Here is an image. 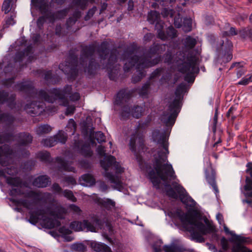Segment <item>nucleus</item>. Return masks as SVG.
I'll return each instance as SVG.
<instances>
[{
  "mask_svg": "<svg viewBox=\"0 0 252 252\" xmlns=\"http://www.w3.org/2000/svg\"><path fill=\"white\" fill-rule=\"evenodd\" d=\"M7 183L16 188H13L10 191L12 195H23L21 199H14L12 202L17 206H22L30 210L29 221L33 224L39 222L45 228L51 229L61 225L56 219L52 220L45 216L43 210L38 209L37 205L39 202H46L51 197L49 192H42L33 190L25 191L21 186V181L19 178H8Z\"/></svg>",
  "mask_w": 252,
  "mask_h": 252,
  "instance_id": "f257e3e1",
  "label": "nucleus"
},
{
  "mask_svg": "<svg viewBox=\"0 0 252 252\" xmlns=\"http://www.w3.org/2000/svg\"><path fill=\"white\" fill-rule=\"evenodd\" d=\"M153 140L159 144L157 154L154 155L155 161L152 167L142 160H138L140 168L147 174V176L154 185L160 180H166L168 178H175V172L172 165L168 163L169 154L167 138L165 134L159 130H155L152 133Z\"/></svg>",
  "mask_w": 252,
  "mask_h": 252,
  "instance_id": "f03ea898",
  "label": "nucleus"
},
{
  "mask_svg": "<svg viewBox=\"0 0 252 252\" xmlns=\"http://www.w3.org/2000/svg\"><path fill=\"white\" fill-rule=\"evenodd\" d=\"M17 89L21 91L32 93L31 95L33 98H37L50 103H53L56 100H58L60 105L66 106L68 101L66 97L70 94L71 86H66L63 90L53 89L51 90H41L38 92L34 90L32 83L26 81L19 83L17 85Z\"/></svg>",
  "mask_w": 252,
  "mask_h": 252,
  "instance_id": "7ed1b4c3",
  "label": "nucleus"
},
{
  "mask_svg": "<svg viewBox=\"0 0 252 252\" xmlns=\"http://www.w3.org/2000/svg\"><path fill=\"white\" fill-rule=\"evenodd\" d=\"M176 214L184 227L191 233L192 237L197 242H204L203 235L211 233L214 230V226L207 220H205V225L200 220L180 210H177Z\"/></svg>",
  "mask_w": 252,
  "mask_h": 252,
  "instance_id": "20e7f679",
  "label": "nucleus"
},
{
  "mask_svg": "<svg viewBox=\"0 0 252 252\" xmlns=\"http://www.w3.org/2000/svg\"><path fill=\"white\" fill-rule=\"evenodd\" d=\"M96 151L99 156L104 157V159L100 161V164L105 170V177L114 184V188L120 190L123 188V185L119 174L124 172V168L116 161L114 157L106 156L103 146H99L97 148Z\"/></svg>",
  "mask_w": 252,
  "mask_h": 252,
  "instance_id": "39448f33",
  "label": "nucleus"
},
{
  "mask_svg": "<svg viewBox=\"0 0 252 252\" xmlns=\"http://www.w3.org/2000/svg\"><path fill=\"white\" fill-rule=\"evenodd\" d=\"M216 218L219 224L223 226L226 234L232 236L231 239L229 240L230 242L234 243L231 247L230 242L225 238H222L221 239L220 243L222 248L224 251H227L231 248V252H252V251L242 245V244L249 243L250 239L249 238L242 235H237L234 231L229 230V228L224 223L223 216L221 214H217Z\"/></svg>",
  "mask_w": 252,
  "mask_h": 252,
  "instance_id": "423d86ee",
  "label": "nucleus"
},
{
  "mask_svg": "<svg viewBox=\"0 0 252 252\" xmlns=\"http://www.w3.org/2000/svg\"><path fill=\"white\" fill-rule=\"evenodd\" d=\"M184 84L179 85L175 91V97L169 102L167 107L161 117V121L167 126H172L180 111L183 94L186 92Z\"/></svg>",
  "mask_w": 252,
  "mask_h": 252,
  "instance_id": "0eeeda50",
  "label": "nucleus"
},
{
  "mask_svg": "<svg viewBox=\"0 0 252 252\" xmlns=\"http://www.w3.org/2000/svg\"><path fill=\"white\" fill-rule=\"evenodd\" d=\"M136 49H133L131 51H125L121 60H127V62L125 63L124 69L125 72L128 71L131 67L136 65V69L140 72L141 69L149 67L157 64L160 60V57L153 60L152 57L148 58L144 57H138L135 55Z\"/></svg>",
  "mask_w": 252,
  "mask_h": 252,
  "instance_id": "6e6552de",
  "label": "nucleus"
},
{
  "mask_svg": "<svg viewBox=\"0 0 252 252\" xmlns=\"http://www.w3.org/2000/svg\"><path fill=\"white\" fill-rule=\"evenodd\" d=\"M180 61L178 62V68L180 72L186 74L185 80L188 82H192L194 80V74L198 71L197 63L199 60L196 55H191L186 56V53H183Z\"/></svg>",
  "mask_w": 252,
  "mask_h": 252,
  "instance_id": "1a4fd4ad",
  "label": "nucleus"
},
{
  "mask_svg": "<svg viewBox=\"0 0 252 252\" xmlns=\"http://www.w3.org/2000/svg\"><path fill=\"white\" fill-rule=\"evenodd\" d=\"M107 215L106 212L94 214L90 217L91 221L83 220L84 230L87 231L95 232L96 226H102L107 220Z\"/></svg>",
  "mask_w": 252,
  "mask_h": 252,
  "instance_id": "9d476101",
  "label": "nucleus"
},
{
  "mask_svg": "<svg viewBox=\"0 0 252 252\" xmlns=\"http://www.w3.org/2000/svg\"><path fill=\"white\" fill-rule=\"evenodd\" d=\"M27 104L24 107L27 112L31 115H40L43 111L46 112L48 114H52L57 111V108L53 107L52 105H49L44 109V104L42 102H38Z\"/></svg>",
  "mask_w": 252,
  "mask_h": 252,
  "instance_id": "9b49d317",
  "label": "nucleus"
},
{
  "mask_svg": "<svg viewBox=\"0 0 252 252\" xmlns=\"http://www.w3.org/2000/svg\"><path fill=\"white\" fill-rule=\"evenodd\" d=\"M32 136L28 133H20L17 136H13L9 134H3L0 135V144L6 142H8L12 140L17 141L20 146H25L32 142Z\"/></svg>",
  "mask_w": 252,
  "mask_h": 252,
  "instance_id": "f8f14e48",
  "label": "nucleus"
},
{
  "mask_svg": "<svg viewBox=\"0 0 252 252\" xmlns=\"http://www.w3.org/2000/svg\"><path fill=\"white\" fill-rule=\"evenodd\" d=\"M172 186L179 193L180 200L187 208L190 209L195 207L196 202L188 194L183 187L176 182L172 183Z\"/></svg>",
  "mask_w": 252,
  "mask_h": 252,
  "instance_id": "ddd939ff",
  "label": "nucleus"
},
{
  "mask_svg": "<svg viewBox=\"0 0 252 252\" xmlns=\"http://www.w3.org/2000/svg\"><path fill=\"white\" fill-rule=\"evenodd\" d=\"M94 46H86L83 49L81 54L82 63H81V64L82 65L84 71L85 72H88L90 74L93 73L92 70L96 68V64L94 63L93 61H91L88 67H85L84 64L85 63L87 62V59L94 53Z\"/></svg>",
  "mask_w": 252,
  "mask_h": 252,
  "instance_id": "4468645a",
  "label": "nucleus"
},
{
  "mask_svg": "<svg viewBox=\"0 0 252 252\" xmlns=\"http://www.w3.org/2000/svg\"><path fill=\"white\" fill-rule=\"evenodd\" d=\"M16 156V153L9 146L4 145L0 148V163L2 166L7 165Z\"/></svg>",
  "mask_w": 252,
  "mask_h": 252,
  "instance_id": "2eb2a0df",
  "label": "nucleus"
},
{
  "mask_svg": "<svg viewBox=\"0 0 252 252\" xmlns=\"http://www.w3.org/2000/svg\"><path fill=\"white\" fill-rule=\"evenodd\" d=\"M67 140L66 134L63 131H59V133L53 137H48L43 139L41 144L46 147H53L58 143L64 144Z\"/></svg>",
  "mask_w": 252,
  "mask_h": 252,
  "instance_id": "dca6fc26",
  "label": "nucleus"
},
{
  "mask_svg": "<svg viewBox=\"0 0 252 252\" xmlns=\"http://www.w3.org/2000/svg\"><path fill=\"white\" fill-rule=\"evenodd\" d=\"M138 129L139 127L136 129L135 133L131 135L129 144L130 149L134 153L136 146L139 148H143L144 146L143 135L138 131Z\"/></svg>",
  "mask_w": 252,
  "mask_h": 252,
  "instance_id": "f3484780",
  "label": "nucleus"
},
{
  "mask_svg": "<svg viewBox=\"0 0 252 252\" xmlns=\"http://www.w3.org/2000/svg\"><path fill=\"white\" fill-rule=\"evenodd\" d=\"M206 179L213 188L217 197L219 196V190L216 182V172L211 166H209L205 170Z\"/></svg>",
  "mask_w": 252,
  "mask_h": 252,
  "instance_id": "a211bd4d",
  "label": "nucleus"
},
{
  "mask_svg": "<svg viewBox=\"0 0 252 252\" xmlns=\"http://www.w3.org/2000/svg\"><path fill=\"white\" fill-rule=\"evenodd\" d=\"M246 166L247 167L246 173L250 175V177H246V185L244 188L247 192L245 193V195L246 197H252V163H248Z\"/></svg>",
  "mask_w": 252,
  "mask_h": 252,
  "instance_id": "6ab92c4d",
  "label": "nucleus"
},
{
  "mask_svg": "<svg viewBox=\"0 0 252 252\" xmlns=\"http://www.w3.org/2000/svg\"><path fill=\"white\" fill-rule=\"evenodd\" d=\"M130 113H131V115L133 117L139 118L142 115L143 108L142 107L137 106L133 108L130 112V108L127 106H125L123 108V112L122 113V117L124 118L128 117Z\"/></svg>",
  "mask_w": 252,
  "mask_h": 252,
  "instance_id": "aec40b11",
  "label": "nucleus"
},
{
  "mask_svg": "<svg viewBox=\"0 0 252 252\" xmlns=\"http://www.w3.org/2000/svg\"><path fill=\"white\" fill-rule=\"evenodd\" d=\"M15 97L14 95H11L8 97V94L4 92H0V103L8 102V105L11 109L16 107L17 105L14 102Z\"/></svg>",
  "mask_w": 252,
  "mask_h": 252,
  "instance_id": "412c9836",
  "label": "nucleus"
},
{
  "mask_svg": "<svg viewBox=\"0 0 252 252\" xmlns=\"http://www.w3.org/2000/svg\"><path fill=\"white\" fill-rule=\"evenodd\" d=\"M51 183L49 177L46 175L40 176L33 181L32 185L38 188H45Z\"/></svg>",
  "mask_w": 252,
  "mask_h": 252,
  "instance_id": "4be33fe9",
  "label": "nucleus"
},
{
  "mask_svg": "<svg viewBox=\"0 0 252 252\" xmlns=\"http://www.w3.org/2000/svg\"><path fill=\"white\" fill-rule=\"evenodd\" d=\"M131 93L126 90H121L119 91L116 97L115 103L116 104L119 105L124 102H126L131 96Z\"/></svg>",
  "mask_w": 252,
  "mask_h": 252,
  "instance_id": "5701e85b",
  "label": "nucleus"
},
{
  "mask_svg": "<svg viewBox=\"0 0 252 252\" xmlns=\"http://www.w3.org/2000/svg\"><path fill=\"white\" fill-rule=\"evenodd\" d=\"M90 246L96 252H112L110 247L104 243L94 241L91 243Z\"/></svg>",
  "mask_w": 252,
  "mask_h": 252,
  "instance_id": "b1692460",
  "label": "nucleus"
},
{
  "mask_svg": "<svg viewBox=\"0 0 252 252\" xmlns=\"http://www.w3.org/2000/svg\"><path fill=\"white\" fill-rule=\"evenodd\" d=\"M175 176H176V177L175 178H168V179H167L166 180H160V181L157 185H154L152 182V183H153L154 186H155L157 189L159 188V186H160V184H161V182H163L165 184V186H168V187H170V185H168V182L169 181H170L171 180L176 179V175H175ZM166 193L169 196L171 197L174 198H176L177 197V195L176 194L175 192L174 191L173 189H172L171 188H170V189L166 191Z\"/></svg>",
  "mask_w": 252,
  "mask_h": 252,
  "instance_id": "393cba45",
  "label": "nucleus"
},
{
  "mask_svg": "<svg viewBox=\"0 0 252 252\" xmlns=\"http://www.w3.org/2000/svg\"><path fill=\"white\" fill-rule=\"evenodd\" d=\"M160 17L159 14L156 11H151L148 13V21L152 24L156 23V28L158 29V25H159L161 29L163 28V26L160 25V23H158V19Z\"/></svg>",
  "mask_w": 252,
  "mask_h": 252,
  "instance_id": "a878e982",
  "label": "nucleus"
},
{
  "mask_svg": "<svg viewBox=\"0 0 252 252\" xmlns=\"http://www.w3.org/2000/svg\"><path fill=\"white\" fill-rule=\"evenodd\" d=\"M56 162L60 165V168L64 171L75 172V169L70 166L68 160H64L62 158L58 157L56 158Z\"/></svg>",
  "mask_w": 252,
  "mask_h": 252,
  "instance_id": "bb28decb",
  "label": "nucleus"
},
{
  "mask_svg": "<svg viewBox=\"0 0 252 252\" xmlns=\"http://www.w3.org/2000/svg\"><path fill=\"white\" fill-rule=\"evenodd\" d=\"M80 184L84 186H91L95 183L94 177L90 174H86L81 176L79 179Z\"/></svg>",
  "mask_w": 252,
  "mask_h": 252,
  "instance_id": "cd10ccee",
  "label": "nucleus"
},
{
  "mask_svg": "<svg viewBox=\"0 0 252 252\" xmlns=\"http://www.w3.org/2000/svg\"><path fill=\"white\" fill-rule=\"evenodd\" d=\"M97 203L108 210L115 206V201L109 198H99Z\"/></svg>",
  "mask_w": 252,
  "mask_h": 252,
  "instance_id": "c85d7f7f",
  "label": "nucleus"
},
{
  "mask_svg": "<svg viewBox=\"0 0 252 252\" xmlns=\"http://www.w3.org/2000/svg\"><path fill=\"white\" fill-rule=\"evenodd\" d=\"M66 213L65 209L61 206L56 207L55 210L54 211H50L49 214L57 218V219H63L64 215Z\"/></svg>",
  "mask_w": 252,
  "mask_h": 252,
  "instance_id": "c756f323",
  "label": "nucleus"
},
{
  "mask_svg": "<svg viewBox=\"0 0 252 252\" xmlns=\"http://www.w3.org/2000/svg\"><path fill=\"white\" fill-rule=\"evenodd\" d=\"M94 0H73L72 2L73 7L74 8L85 9L89 2L93 3Z\"/></svg>",
  "mask_w": 252,
  "mask_h": 252,
  "instance_id": "7c9ffc66",
  "label": "nucleus"
},
{
  "mask_svg": "<svg viewBox=\"0 0 252 252\" xmlns=\"http://www.w3.org/2000/svg\"><path fill=\"white\" fill-rule=\"evenodd\" d=\"M196 40L195 38L188 36L184 40V44L186 50V52H188L190 49H192L196 44Z\"/></svg>",
  "mask_w": 252,
  "mask_h": 252,
  "instance_id": "2f4dec72",
  "label": "nucleus"
},
{
  "mask_svg": "<svg viewBox=\"0 0 252 252\" xmlns=\"http://www.w3.org/2000/svg\"><path fill=\"white\" fill-rule=\"evenodd\" d=\"M16 0H4L1 7V10L5 14L8 13L13 7Z\"/></svg>",
  "mask_w": 252,
  "mask_h": 252,
  "instance_id": "473e14b6",
  "label": "nucleus"
},
{
  "mask_svg": "<svg viewBox=\"0 0 252 252\" xmlns=\"http://www.w3.org/2000/svg\"><path fill=\"white\" fill-rule=\"evenodd\" d=\"M119 53L117 49L112 50L108 59V62L106 65V67L111 69L114 63L117 61V54Z\"/></svg>",
  "mask_w": 252,
  "mask_h": 252,
  "instance_id": "72a5a7b5",
  "label": "nucleus"
},
{
  "mask_svg": "<svg viewBox=\"0 0 252 252\" xmlns=\"http://www.w3.org/2000/svg\"><path fill=\"white\" fill-rule=\"evenodd\" d=\"M16 17V13L12 12L10 13V16L6 17L4 20V23L3 24V28H8L10 26H13L16 23L15 18Z\"/></svg>",
  "mask_w": 252,
  "mask_h": 252,
  "instance_id": "f704fd0d",
  "label": "nucleus"
},
{
  "mask_svg": "<svg viewBox=\"0 0 252 252\" xmlns=\"http://www.w3.org/2000/svg\"><path fill=\"white\" fill-rule=\"evenodd\" d=\"M52 127L48 125H43L38 126L36 128V132L38 135H42L50 132Z\"/></svg>",
  "mask_w": 252,
  "mask_h": 252,
  "instance_id": "c9c22d12",
  "label": "nucleus"
},
{
  "mask_svg": "<svg viewBox=\"0 0 252 252\" xmlns=\"http://www.w3.org/2000/svg\"><path fill=\"white\" fill-rule=\"evenodd\" d=\"M81 15V13L80 11L78 10H76L74 11L72 17H70L68 20L67 21L66 24L68 27H70V26L75 24L76 21L79 19Z\"/></svg>",
  "mask_w": 252,
  "mask_h": 252,
  "instance_id": "e433bc0d",
  "label": "nucleus"
},
{
  "mask_svg": "<svg viewBox=\"0 0 252 252\" xmlns=\"http://www.w3.org/2000/svg\"><path fill=\"white\" fill-rule=\"evenodd\" d=\"M163 248L165 252H183L181 247L174 244L169 246L165 245Z\"/></svg>",
  "mask_w": 252,
  "mask_h": 252,
  "instance_id": "4c0bfd02",
  "label": "nucleus"
},
{
  "mask_svg": "<svg viewBox=\"0 0 252 252\" xmlns=\"http://www.w3.org/2000/svg\"><path fill=\"white\" fill-rule=\"evenodd\" d=\"M70 228L75 231L84 230L83 221L82 222L75 221L71 222L70 224Z\"/></svg>",
  "mask_w": 252,
  "mask_h": 252,
  "instance_id": "58836bf2",
  "label": "nucleus"
},
{
  "mask_svg": "<svg viewBox=\"0 0 252 252\" xmlns=\"http://www.w3.org/2000/svg\"><path fill=\"white\" fill-rule=\"evenodd\" d=\"M81 154L85 157H90L92 156L93 152L88 144L83 145L80 149Z\"/></svg>",
  "mask_w": 252,
  "mask_h": 252,
  "instance_id": "ea45409f",
  "label": "nucleus"
},
{
  "mask_svg": "<svg viewBox=\"0 0 252 252\" xmlns=\"http://www.w3.org/2000/svg\"><path fill=\"white\" fill-rule=\"evenodd\" d=\"M37 158L42 161L47 162L50 161V155L46 151L39 152L37 155Z\"/></svg>",
  "mask_w": 252,
  "mask_h": 252,
  "instance_id": "a19ab883",
  "label": "nucleus"
},
{
  "mask_svg": "<svg viewBox=\"0 0 252 252\" xmlns=\"http://www.w3.org/2000/svg\"><path fill=\"white\" fill-rule=\"evenodd\" d=\"M108 43L107 42H103L100 47L99 51V55L101 58L103 60L106 59V55L107 53Z\"/></svg>",
  "mask_w": 252,
  "mask_h": 252,
  "instance_id": "79ce46f5",
  "label": "nucleus"
},
{
  "mask_svg": "<svg viewBox=\"0 0 252 252\" xmlns=\"http://www.w3.org/2000/svg\"><path fill=\"white\" fill-rule=\"evenodd\" d=\"M67 13V9H64L62 11H59L52 15V18H51V21L53 22L57 19H60L64 18Z\"/></svg>",
  "mask_w": 252,
  "mask_h": 252,
  "instance_id": "37998d69",
  "label": "nucleus"
},
{
  "mask_svg": "<svg viewBox=\"0 0 252 252\" xmlns=\"http://www.w3.org/2000/svg\"><path fill=\"white\" fill-rule=\"evenodd\" d=\"M166 46L164 44L161 45H157L156 46H154L150 49V53L153 54H159L161 53L162 51L165 50Z\"/></svg>",
  "mask_w": 252,
  "mask_h": 252,
  "instance_id": "c03bdc74",
  "label": "nucleus"
},
{
  "mask_svg": "<svg viewBox=\"0 0 252 252\" xmlns=\"http://www.w3.org/2000/svg\"><path fill=\"white\" fill-rule=\"evenodd\" d=\"M66 131H69L72 134L74 133L76 128V125L75 121L72 119L69 120L66 126Z\"/></svg>",
  "mask_w": 252,
  "mask_h": 252,
  "instance_id": "a18cd8bd",
  "label": "nucleus"
},
{
  "mask_svg": "<svg viewBox=\"0 0 252 252\" xmlns=\"http://www.w3.org/2000/svg\"><path fill=\"white\" fill-rule=\"evenodd\" d=\"M192 21L190 18H186L183 22V30L185 32H189L191 30Z\"/></svg>",
  "mask_w": 252,
  "mask_h": 252,
  "instance_id": "49530a36",
  "label": "nucleus"
},
{
  "mask_svg": "<svg viewBox=\"0 0 252 252\" xmlns=\"http://www.w3.org/2000/svg\"><path fill=\"white\" fill-rule=\"evenodd\" d=\"M63 196L66 198H67L68 200L72 202L76 201L77 199L73 195V192L71 190L65 189L63 191Z\"/></svg>",
  "mask_w": 252,
  "mask_h": 252,
  "instance_id": "de8ad7c7",
  "label": "nucleus"
},
{
  "mask_svg": "<svg viewBox=\"0 0 252 252\" xmlns=\"http://www.w3.org/2000/svg\"><path fill=\"white\" fill-rule=\"evenodd\" d=\"M72 250L80 252H84L86 250V247L82 243L74 244L71 246Z\"/></svg>",
  "mask_w": 252,
  "mask_h": 252,
  "instance_id": "09e8293b",
  "label": "nucleus"
},
{
  "mask_svg": "<svg viewBox=\"0 0 252 252\" xmlns=\"http://www.w3.org/2000/svg\"><path fill=\"white\" fill-rule=\"evenodd\" d=\"M62 182L64 183V186L75 185L76 184L75 179L72 177L70 176L65 177L64 179L63 180Z\"/></svg>",
  "mask_w": 252,
  "mask_h": 252,
  "instance_id": "8fccbe9b",
  "label": "nucleus"
},
{
  "mask_svg": "<svg viewBox=\"0 0 252 252\" xmlns=\"http://www.w3.org/2000/svg\"><path fill=\"white\" fill-rule=\"evenodd\" d=\"M162 242L161 240L156 241L152 245L154 252H160L162 251Z\"/></svg>",
  "mask_w": 252,
  "mask_h": 252,
  "instance_id": "3c124183",
  "label": "nucleus"
},
{
  "mask_svg": "<svg viewBox=\"0 0 252 252\" xmlns=\"http://www.w3.org/2000/svg\"><path fill=\"white\" fill-rule=\"evenodd\" d=\"M81 63H82V60H81V58L80 59V64L79 65H78V64L76 65L75 68H74V67H71L70 68V73H71V76H70L71 78H74L75 77V76L76 75L77 72H76V70L77 69V71L78 72V69H81L82 68H83L82 65L81 64Z\"/></svg>",
  "mask_w": 252,
  "mask_h": 252,
  "instance_id": "603ef678",
  "label": "nucleus"
},
{
  "mask_svg": "<svg viewBox=\"0 0 252 252\" xmlns=\"http://www.w3.org/2000/svg\"><path fill=\"white\" fill-rule=\"evenodd\" d=\"M95 137L98 143L105 142V137L104 134L101 131H97L95 134Z\"/></svg>",
  "mask_w": 252,
  "mask_h": 252,
  "instance_id": "864d4df0",
  "label": "nucleus"
},
{
  "mask_svg": "<svg viewBox=\"0 0 252 252\" xmlns=\"http://www.w3.org/2000/svg\"><path fill=\"white\" fill-rule=\"evenodd\" d=\"M150 85L149 83L145 84L141 88L140 92H139L140 95L142 96H146L148 94Z\"/></svg>",
  "mask_w": 252,
  "mask_h": 252,
  "instance_id": "5fc2aeb1",
  "label": "nucleus"
},
{
  "mask_svg": "<svg viewBox=\"0 0 252 252\" xmlns=\"http://www.w3.org/2000/svg\"><path fill=\"white\" fill-rule=\"evenodd\" d=\"M167 32V36L171 38H173L177 36V31L172 27H170L168 28Z\"/></svg>",
  "mask_w": 252,
  "mask_h": 252,
  "instance_id": "6e6d98bb",
  "label": "nucleus"
},
{
  "mask_svg": "<svg viewBox=\"0 0 252 252\" xmlns=\"http://www.w3.org/2000/svg\"><path fill=\"white\" fill-rule=\"evenodd\" d=\"M161 14L164 17L170 16L171 17H172L174 15V11L171 9L164 8L161 12Z\"/></svg>",
  "mask_w": 252,
  "mask_h": 252,
  "instance_id": "4d7b16f0",
  "label": "nucleus"
},
{
  "mask_svg": "<svg viewBox=\"0 0 252 252\" xmlns=\"http://www.w3.org/2000/svg\"><path fill=\"white\" fill-rule=\"evenodd\" d=\"M251 79L249 76H246L245 77L243 78L241 81H240L238 84L241 85H246L248 84L250 82H251Z\"/></svg>",
  "mask_w": 252,
  "mask_h": 252,
  "instance_id": "13d9d810",
  "label": "nucleus"
},
{
  "mask_svg": "<svg viewBox=\"0 0 252 252\" xmlns=\"http://www.w3.org/2000/svg\"><path fill=\"white\" fill-rule=\"evenodd\" d=\"M69 208L72 211L76 214L80 215L81 212L80 208L74 204L70 205Z\"/></svg>",
  "mask_w": 252,
  "mask_h": 252,
  "instance_id": "bf43d9fd",
  "label": "nucleus"
},
{
  "mask_svg": "<svg viewBox=\"0 0 252 252\" xmlns=\"http://www.w3.org/2000/svg\"><path fill=\"white\" fill-rule=\"evenodd\" d=\"M75 110V107L74 106L71 105L69 106L66 108V111L65 112V115L67 116H69L72 115L74 113Z\"/></svg>",
  "mask_w": 252,
  "mask_h": 252,
  "instance_id": "052dcab7",
  "label": "nucleus"
},
{
  "mask_svg": "<svg viewBox=\"0 0 252 252\" xmlns=\"http://www.w3.org/2000/svg\"><path fill=\"white\" fill-rule=\"evenodd\" d=\"M174 24L176 28H179L181 27V26H182V19L180 17L174 18Z\"/></svg>",
  "mask_w": 252,
  "mask_h": 252,
  "instance_id": "680f3d73",
  "label": "nucleus"
},
{
  "mask_svg": "<svg viewBox=\"0 0 252 252\" xmlns=\"http://www.w3.org/2000/svg\"><path fill=\"white\" fill-rule=\"evenodd\" d=\"M70 99L71 101H75L79 99L80 96L78 93H74L69 96Z\"/></svg>",
  "mask_w": 252,
  "mask_h": 252,
  "instance_id": "e2e57ef3",
  "label": "nucleus"
},
{
  "mask_svg": "<svg viewBox=\"0 0 252 252\" xmlns=\"http://www.w3.org/2000/svg\"><path fill=\"white\" fill-rule=\"evenodd\" d=\"M95 8L94 7L91 9H90L88 12L87 15L85 17V20L86 21L88 20L93 15H94L95 11Z\"/></svg>",
  "mask_w": 252,
  "mask_h": 252,
  "instance_id": "0e129e2a",
  "label": "nucleus"
},
{
  "mask_svg": "<svg viewBox=\"0 0 252 252\" xmlns=\"http://www.w3.org/2000/svg\"><path fill=\"white\" fill-rule=\"evenodd\" d=\"M52 189L56 193H60L62 192V188L59 184L54 183L52 186Z\"/></svg>",
  "mask_w": 252,
  "mask_h": 252,
  "instance_id": "69168bd1",
  "label": "nucleus"
},
{
  "mask_svg": "<svg viewBox=\"0 0 252 252\" xmlns=\"http://www.w3.org/2000/svg\"><path fill=\"white\" fill-rule=\"evenodd\" d=\"M158 37L161 40H165L167 38V35L160 30H158Z\"/></svg>",
  "mask_w": 252,
  "mask_h": 252,
  "instance_id": "338daca9",
  "label": "nucleus"
},
{
  "mask_svg": "<svg viewBox=\"0 0 252 252\" xmlns=\"http://www.w3.org/2000/svg\"><path fill=\"white\" fill-rule=\"evenodd\" d=\"M45 21V17L44 16L40 17L37 21V25L38 27L40 28Z\"/></svg>",
  "mask_w": 252,
  "mask_h": 252,
  "instance_id": "774afa93",
  "label": "nucleus"
}]
</instances>
